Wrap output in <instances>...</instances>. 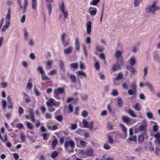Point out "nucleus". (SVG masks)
Masks as SVG:
<instances>
[{
	"label": "nucleus",
	"mask_w": 160,
	"mask_h": 160,
	"mask_svg": "<svg viewBox=\"0 0 160 160\" xmlns=\"http://www.w3.org/2000/svg\"><path fill=\"white\" fill-rule=\"evenodd\" d=\"M144 86H145L148 87V88L149 89L151 92L153 94H155V92L154 89L153 87L152 86V84L151 83L147 81L145 82L144 85L143 83L142 82L140 83L139 84V86L140 87H143Z\"/></svg>",
	"instance_id": "f257e3e1"
},
{
	"label": "nucleus",
	"mask_w": 160,
	"mask_h": 160,
	"mask_svg": "<svg viewBox=\"0 0 160 160\" xmlns=\"http://www.w3.org/2000/svg\"><path fill=\"white\" fill-rule=\"evenodd\" d=\"M24 127L23 124L21 123H18L16 125V127L20 129Z\"/></svg>",
	"instance_id": "6e6d98bb"
},
{
	"label": "nucleus",
	"mask_w": 160,
	"mask_h": 160,
	"mask_svg": "<svg viewBox=\"0 0 160 160\" xmlns=\"http://www.w3.org/2000/svg\"><path fill=\"white\" fill-rule=\"evenodd\" d=\"M87 32L88 34H90L91 30V22L90 21H88L87 23Z\"/></svg>",
	"instance_id": "ddd939ff"
},
{
	"label": "nucleus",
	"mask_w": 160,
	"mask_h": 160,
	"mask_svg": "<svg viewBox=\"0 0 160 160\" xmlns=\"http://www.w3.org/2000/svg\"><path fill=\"white\" fill-rule=\"evenodd\" d=\"M29 113L31 117L34 116L33 111L31 108L29 109Z\"/></svg>",
	"instance_id": "13d9d810"
},
{
	"label": "nucleus",
	"mask_w": 160,
	"mask_h": 160,
	"mask_svg": "<svg viewBox=\"0 0 160 160\" xmlns=\"http://www.w3.org/2000/svg\"><path fill=\"white\" fill-rule=\"evenodd\" d=\"M104 148L107 150H109L110 148V146L107 143L104 145Z\"/></svg>",
	"instance_id": "680f3d73"
},
{
	"label": "nucleus",
	"mask_w": 160,
	"mask_h": 160,
	"mask_svg": "<svg viewBox=\"0 0 160 160\" xmlns=\"http://www.w3.org/2000/svg\"><path fill=\"white\" fill-rule=\"evenodd\" d=\"M145 138L143 135H141L138 136V143H142L144 140Z\"/></svg>",
	"instance_id": "4be33fe9"
},
{
	"label": "nucleus",
	"mask_w": 160,
	"mask_h": 160,
	"mask_svg": "<svg viewBox=\"0 0 160 160\" xmlns=\"http://www.w3.org/2000/svg\"><path fill=\"white\" fill-rule=\"evenodd\" d=\"M59 67L60 69L63 72H65L66 71V69L65 66V64L63 61L62 60H60L59 62Z\"/></svg>",
	"instance_id": "1a4fd4ad"
},
{
	"label": "nucleus",
	"mask_w": 160,
	"mask_h": 160,
	"mask_svg": "<svg viewBox=\"0 0 160 160\" xmlns=\"http://www.w3.org/2000/svg\"><path fill=\"white\" fill-rule=\"evenodd\" d=\"M29 57L32 60H34L35 58V56L33 53H31L30 54Z\"/></svg>",
	"instance_id": "0e129e2a"
},
{
	"label": "nucleus",
	"mask_w": 160,
	"mask_h": 160,
	"mask_svg": "<svg viewBox=\"0 0 160 160\" xmlns=\"http://www.w3.org/2000/svg\"><path fill=\"white\" fill-rule=\"evenodd\" d=\"M20 138L22 142H25L26 138L25 135L23 132H22L20 133Z\"/></svg>",
	"instance_id": "c756f323"
},
{
	"label": "nucleus",
	"mask_w": 160,
	"mask_h": 160,
	"mask_svg": "<svg viewBox=\"0 0 160 160\" xmlns=\"http://www.w3.org/2000/svg\"><path fill=\"white\" fill-rule=\"evenodd\" d=\"M46 104L48 107H52L53 105L58 107L59 106L60 102H57L53 99L50 98L46 102Z\"/></svg>",
	"instance_id": "f03ea898"
},
{
	"label": "nucleus",
	"mask_w": 160,
	"mask_h": 160,
	"mask_svg": "<svg viewBox=\"0 0 160 160\" xmlns=\"http://www.w3.org/2000/svg\"><path fill=\"white\" fill-rule=\"evenodd\" d=\"M10 13L11 11H8V12L6 17V22H7V21H9V22L10 23Z\"/></svg>",
	"instance_id": "a878e982"
},
{
	"label": "nucleus",
	"mask_w": 160,
	"mask_h": 160,
	"mask_svg": "<svg viewBox=\"0 0 160 160\" xmlns=\"http://www.w3.org/2000/svg\"><path fill=\"white\" fill-rule=\"evenodd\" d=\"M88 115V112L87 111L84 110L82 113V116L83 117H86Z\"/></svg>",
	"instance_id": "338daca9"
},
{
	"label": "nucleus",
	"mask_w": 160,
	"mask_h": 160,
	"mask_svg": "<svg viewBox=\"0 0 160 160\" xmlns=\"http://www.w3.org/2000/svg\"><path fill=\"white\" fill-rule=\"evenodd\" d=\"M117 63L121 67L124 65L125 62L122 57L117 59Z\"/></svg>",
	"instance_id": "9b49d317"
},
{
	"label": "nucleus",
	"mask_w": 160,
	"mask_h": 160,
	"mask_svg": "<svg viewBox=\"0 0 160 160\" xmlns=\"http://www.w3.org/2000/svg\"><path fill=\"white\" fill-rule=\"evenodd\" d=\"M24 36V39L25 41H27L29 33L27 31L26 28H24L23 30Z\"/></svg>",
	"instance_id": "5701e85b"
},
{
	"label": "nucleus",
	"mask_w": 160,
	"mask_h": 160,
	"mask_svg": "<svg viewBox=\"0 0 160 160\" xmlns=\"http://www.w3.org/2000/svg\"><path fill=\"white\" fill-rule=\"evenodd\" d=\"M64 89L62 88H59L54 91V93H57L58 94L63 93L65 92Z\"/></svg>",
	"instance_id": "4468645a"
},
{
	"label": "nucleus",
	"mask_w": 160,
	"mask_h": 160,
	"mask_svg": "<svg viewBox=\"0 0 160 160\" xmlns=\"http://www.w3.org/2000/svg\"><path fill=\"white\" fill-rule=\"evenodd\" d=\"M52 62L51 61H48L47 62V67L46 69L47 70L50 69L52 68Z\"/></svg>",
	"instance_id": "2f4dec72"
},
{
	"label": "nucleus",
	"mask_w": 160,
	"mask_h": 160,
	"mask_svg": "<svg viewBox=\"0 0 160 160\" xmlns=\"http://www.w3.org/2000/svg\"><path fill=\"white\" fill-rule=\"evenodd\" d=\"M156 2H154L152 5H149L146 8V10H160V7L156 5Z\"/></svg>",
	"instance_id": "39448f33"
},
{
	"label": "nucleus",
	"mask_w": 160,
	"mask_h": 160,
	"mask_svg": "<svg viewBox=\"0 0 160 160\" xmlns=\"http://www.w3.org/2000/svg\"><path fill=\"white\" fill-rule=\"evenodd\" d=\"M136 60L134 57H132L130 58V64L131 66L134 65L136 63Z\"/></svg>",
	"instance_id": "cd10ccee"
},
{
	"label": "nucleus",
	"mask_w": 160,
	"mask_h": 160,
	"mask_svg": "<svg viewBox=\"0 0 160 160\" xmlns=\"http://www.w3.org/2000/svg\"><path fill=\"white\" fill-rule=\"evenodd\" d=\"M121 69V67L117 63L116 64H113L111 68L113 72H116Z\"/></svg>",
	"instance_id": "f8f14e48"
},
{
	"label": "nucleus",
	"mask_w": 160,
	"mask_h": 160,
	"mask_svg": "<svg viewBox=\"0 0 160 160\" xmlns=\"http://www.w3.org/2000/svg\"><path fill=\"white\" fill-rule=\"evenodd\" d=\"M37 70L38 72L42 75L44 73V72L42 68L41 67H39L38 68Z\"/></svg>",
	"instance_id": "79ce46f5"
},
{
	"label": "nucleus",
	"mask_w": 160,
	"mask_h": 160,
	"mask_svg": "<svg viewBox=\"0 0 160 160\" xmlns=\"http://www.w3.org/2000/svg\"><path fill=\"white\" fill-rule=\"evenodd\" d=\"M97 51L99 52H101L104 50V47L100 45H97L95 47Z\"/></svg>",
	"instance_id": "393cba45"
},
{
	"label": "nucleus",
	"mask_w": 160,
	"mask_h": 160,
	"mask_svg": "<svg viewBox=\"0 0 160 160\" xmlns=\"http://www.w3.org/2000/svg\"><path fill=\"white\" fill-rule=\"evenodd\" d=\"M32 7L33 9H35L36 8V0H32Z\"/></svg>",
	"instance_id": "bf43d9fd"
},
{
	"label": "nucleus",
	"mask_w": 160,
	"mask_h": 160,
	"mask_svg": "<svg viewBox=\"0 0 160 160\" xmlns=\"http://www.w3.org/2000/svg\"><path fill=\"white\" fill-rule=\"evenodd\" d=\"M62 13L65 19L67 18V16L68 15V13L67 11H62Z\"/></svg>",
	"instance_id": "de8ad7c7"
},
{
	"label": "nucleus",
	"mask_w": 160,
	"mask_h": 160,
	"mask_svg": "<svg viewBox=\"0 0 160 160\" xmlns=\"http://www.w3.org/2000/svg\"><path fill=\"white\" fill-rule=\"evenodd\" d=\"M86 67L84 64L82 62H80V68L81 69H84Z\"/></svg>",
	"instance_id": "e2e57ef3"
},
{
	"label": "nucleus",
	"mask_w": 160,
	"mask_h": 160,
	"mask_svg": "<svg viewBox=\"0 0 160 160\" xmlns=\"http://www.w3.org/2000/svg\"><path fill=\"white\" fill-rule=\"evenodd\" d=\"M59 8L61 10H65V6L63 2H62L61 4L60 3Z\"/></svg>",
	"instance_id": "5fc2aeb1"
},
{
	"label": "nucleus",
	"mask_w": 160,
	"mask_h": 160,
	"mask_svg": "<svg viewBox=\"0 0 160 160\" xmlns=\"http://www.w3.org/2000/svg\"><path fill=\"white\" fill-rule=\"evenodd\" d=\"M95 67L96 69L97 70H99L100 68V63L98 62H96L95 64Z\"/></svg>",
	"instance_id": "3c124183"
},
{
	"label": "nucleus",
	"mask_w": 160,
	"mask_h": 160,
	"mask_svg": "<svg viewBox=\"0 0 160 160\" xmlns=\"http://www.w3.org/2000/svg\"><path fill=\"white\" fill-rule=\"evenodd\" d=\"M32 84L30 82H28L27 85V88L29 89H31L32 87Z\"/></svg>",
	"instance_id": "09e8293b"
},
{
	"label": "nucleus",
	"mask_w": 160,
	"mask_h": 160,
	"mask_svg": "<svg viewBox=\"0 0 160 160\" xmlns=\"http://www.w3.org/2000/svg\"><path fill=\"white\" fill-rule=\"evenodd\" d=\"M70 78L71 79V81L73 83H75L76 81V78L75 75H71L70 76Z\"/></svg>",
	"instance_id": "e433bc0d"
},
{
	"label": "nucleus",
	"mask_w": 160,
	"mask_h": 160,
	"mask_svg": "<svg viewBox=\"0 0 160 160\" xmlns=\"http://www.w3.org/2000/svg\"><path fill=\"white\" fill-rule=\"evenodd\" d=\"M154 138L157 139H159L160 138V132H158L154 135Z\"/></svg>",
	"instance_id": "774afa93"
},
{
	"label": "nucleus",
	"mask_w": 160,
	"mask_h": 160,
	"mask_svg": "<svg viewBox=\"0 0 160 160\" xmlns=\"http://www.w3.org/2000/svg\"><path fill=\"white\" fill-rule=\"evenodd\" d=\"M73 49V47L72 46H70L64 50V53L66 55L70 54L72 52Z\"/></svg>",
	"instance_id": "6e6552de"
},
{
	"label": "nucleus",
	"mask_w": 160,
	"mask_h": 160,
	"mask_svg": "<svg viewBox=\"0 0 160 160\" xmlns=\"http://www.w3.org/2000/svg\"><path fill=\"white\" fill-rule=\"evenodd\" d=\"M127 112L133 118L137 117V115L134 113L133 111L131 109L128 110Z\"/></svg>",
	"instance_id": "aec40b11"
},
{
	"label": "nucleus",
	"mask_w": 160,
	"mask_h": 160,
	"mask_svg": "<svg viewBox=\"0 0 160 160\" xmlns=\"http://www.w3.org/2000/svg\"><path fill=\"white\" fill-rule=\"evenodd\" d=\"M112 95L113 96H116L118 95V92L116 89H114L112 92Z\"/></svg>",
	"instance_id": "8fccbe9b"
},
{
	"label": "nucleus",
	"mask_w": 160,
	"mask_h": 160,
	"mask_svg": "<svg viewBox=\"0 0 160 160\" xmlns=\"http://www.w3.org/2000/svg\"><path fill=\"white\" fill-rule=\"evenodd\" d=\"M82 123L83 126L86 128H89L90 130L92 129L93 128V122L91 121L88 123L87 121L85 119H83L82 120Z\"/></svg>",
	"instance_id": "7ed1b4c3"
},
{
	"label": "nucleus",
	"mask_w": 160,
	"mask_h": 160,
	"mask_svg": "<svg viewBox=\"0 0 160 160\" xmlns=\"http://www.w3.org/2000/svg\"><path fill=\"white\" fill-rule=\"evenodd\" d=\"M45 116L46 119L51 118L52 117V114L48 113H47L45 114Z\"/></svg>",
	"instance_id": "69168bd1"
},
{
	"label": "nucleus",
	"mask_w": 160,
	"mask_h": 160,
	"mask_svg": "<svg viewBox=\"0 0 160 160\" xmlns=\"http://www.w3.org/2000/svg\"><path fill=\"white\" fill-rule=\"evenodd\" d=\"M59 153L56 151H53L51 155V157L52 158H54L57 157Z\"/></svg>",
	"instance_id": "7c9ffc66"
},
{
	"label": "nucleus",
	"mask_w": 160,
	"mask_h": 160,
	"mask_svg": "<svg viewBox=\"0 0 160 160\" xmlns=\"http://www.w3.org/2000/svg\"><path fill=\"white\" fill-rule=\"evenodd\" d=\"M117 103L118 106L119 107H122L124 104V102L123 100L121 98L118 99L117 101Z\"/></svg>",
	"instance_id": "c85d7f7f"
},
{
	"label": "nucleus",
	"mask_w": 160,
	"mask_h": 160,
	"mask_svg": "<svg viewBox=\"0 0 160 160\" xmlns=\"http://www.w3.org/2000/svg\"><path fill=\"white\" fill-rule=\"evenodd\" d=\"M137 90H132L131 89H130L128 90V93L129 95H136V93H137Z\"/></svg>",
	"instance_id": "473e14b6"
},
{
	"label": "nucleus",
	"mask_w": 160,
	"mask_h": 160,
	"mask_svg": "<svg viewBox=\"0 0 160 160\" xmlns=\"http://www.w3.org/2000/svg\"><path fill=\"white\" fill-rule=\"evenodd\" d=\"M66 36L65 33H63L61 36V40L62 42L64 47H65L68 45L70 43V40L69 39L65 41V38Z\"/></svg>",
	"instance_id": "20e7f679"
},
{
	"label": "nucleus",
	"mask_w": 160,
	"mask_h": 160,
	"mask_svg": "<svg viewBox=\"0 0 160 160\" xmlns=\"http://www.w3.org/2000/svg\"><path fill=\"white\" fill-rule=\"evenodd\" d=\"M93 150L92 149H87L85 151V155L88 157H91L93 155Z\"/></svg>",
	"instance_id": "2eb2a0df"
},
{
	"label": "nucleus",
	"mask_w": 160,
	"mask_h": 160,
	"mask_svg": "<svg viewBox=\"0 0 160 160\" xmlns=\"http://www.w3.org/2000/svg\"><path fill=\"white\" fill-rule=\"evenodd\" d=\"M108 142L110 144H112L113 142L112 137L109 135H108Z\"/></svg>",
	"instance_id": "72a5a7b5"
},
{
	"label": "nucleus",
	"mask_w": 160,
	"mask_h": 160,
	"mask_svg": "<svg viewBox=\"0 0 160 160\" xmlns=\"http://www.w3.org/2000/svg\"><path fill=\"white\" fill-rule=\"evenodd\" d=\"M142 122L144 125H140L138 128V129L140 132H142L144 131L145 129L147 128L146 122L145 120H142Z\"/></svg>",
	"instance_id": "0eeeda50"
},
{
	"label": "nucleus",
	"mask_w": 160,
	"mask_h": 160,
	"mask_svg": "<svg viewBox=\"0 0 160 160\" xmlns=\"http://www.w3.org/2000/svg\"><path fill=\"white\" fill-rule=\"evenodd\" d=\"M122 54V53L121 51H117L114 54V56L116 59H118V58H122V57H121Z\"/></svg>",
	"instance_id": "a211bd4d"
},
{
	"label": "nucleus",
	"mask_w": 160,
	"mask_h": 160,
	"mask_svg": "<svg viewBox=\"0 0 160 160\" xmlns=\"http://www.w3.org/2000/svg\"><path fill=\"white\" fill-rule=\"evenodd\" d=\"M77 74L78 75L83 76L85 78L87 77V74L83 71H78L76 72Z\"/></svg>",
	"instance_id": "bb28decb"
},
{
	"label": "nucleus",
	"mask_w": 160,
	"mask_h": 160,
	"mask_svg": "<svg viewBox=\"0 0 160 160\" xmlns=\"http://www.w3.org/2000/svg\"><path fill=\"white\" fill-rule=\"evenodd\" d=\"M10 23L9 22V21L6 22L5 24L3 26L2 29V32H4L8 28V26L9 25Z\"/></svg>",
	"instance_id": "412c9836"
},
{
	"label": "nucleus",
	"mask_w": 160,
	"mask_h": 160,
	"mask_svg": "<svg viewBox=\"0 0 160 160\" xmlns=\"http://www.w3.org/2000/svg\"><path fill=\"white\" fill-rule=\"evenodd\" d=\"M123 74L122 72H119L118 74L117 77L114 79V80L118 81L123 78Z\"/></svg>",
	"instance_id": "b1692460"
},
{
	"label": "nucleus",
	"mask_w": 160,
	"mask_h": 160,
	"mask_svg": "<svg viewBox=\"0 0 160 160\" xmlns=\"http://www.w3.org/2000/svg\"><path fill=\"white\" fill-rule=\"evenodd\" d=\"M24 112V110L23 108L20 106H19L18 109V113L19 114V116L21 117L22 114Z\"/></svg>",
	"instance_id": "f704fd0d"
},
{
	"label": "nucleus",
	"mask_w": 160,
	"mask_h": 160,
	"mask_svg": "<svg viewBox=\"0 0 160 160\" xmlns=\"http://www.w3.org/2000/svg\"><path fill=\"white\" fill-rule=\"evenodd\" d=\"M153 130L154 132H156L158 130V127L157 125H154L153 127Z\"/></svg>",
	"instance_id": "052dcab7"
},
{
	"label": "nucleus",
	"mask_w": 160,
	"mask_h": 160,
	"mask_svg": "<svg viewBox=\"0 0 160 160\" xmlns=\"http://www.w3.org/2000/svg\"><path fill=\"white\" fill-rule=\"evenodd\" d=\"M100 0H93L90 2L91 5H97L100 1Z\"/></svg>",
	"instance_id": "49530a36"
},
{
	"label": "nucleus",
	"mask_w": 160,
	"mask_h": 160,
	"mask_svg": "<svg viewBox=\"0 0 160 160\" xmlns=\"http://www.w3.org/2000/svg\"><path fill=\"white\" fill-rule=\"evenodd\" d=\"M34 91L35 94L37 96H39L40 94V92H39L38 90L35 88V87L34 88Z\"/></svg>",
	"instance_id": "864d4df0"
},
{
	"label": "nucleus",
	"mask_w": 160,
	"mask_h": 160,
	"mask_svg": "<svg viewBox=\"0 0 160 160\" xmlns=\"http://www.w3.org/2000/svg\"><path fill=\"white\" fill-rule=\"evenodd\" d=\"M120 126L122 128V131L124 133L125 136L124 138L125 139L127 137V129L125 127V126L122 124H120Z\"/></svg>",
	"instance_id": "f3484780"
},
{
	"label": "nucleus",
	"mask_w": 160,
	"mask_h": 160,
	"mask_svg": "<svg viewBox=\"0 0 160 160\" xmlns=\"http://www.w3.org/2000/svg\"><path fill=\"white\" fill-rule=\"evenodd\" d=\"M58 142V141L57 139H54L52 141V147L54 149V148L55 147L56 145Z\"/></svg>",
	"instance_id": "c9c22d12"
},
{
	"label": "nucleus",
	"mask_w": 160,
	"mask_h": 160,
	"mask_svg": "<svg viewBox=\"0 0 160 160\" xmlns=\"http://www.w3.org/2000/svg\"><path fill=\"white\" fill-rule=\"evenodd\" d=\"M42 79L43 81H49L50 80V78L47 76H42Z\"/></svg>",
	"instance_id": "4d7b16f0"
},
{
	"label": "nucleus",
	"mask_w": 160,
	"mask_h": 160,
	"mask_svg": "<svg viewBox=\"0 0 160 160\" xmlns=\"http://www.w3.org/2000/svg\"><path fill=\"white\" fill-rule=\"evenodd\" d=\"M122 120L124 123L126 124H128L130 122L131 119L128 116H123L122 117Z\"/></svg>",
	"instance_id": "9d476101"
},
{
	"label": "nucleus",
	"mask_w": 160,
	"mask_h": 160,
	"mask_svg": "<svg viewBox=\"0 0 160 160\" xmlns=\"http://www.w3.org/2000/svg\"><path fill=\"white\" fill-rule=\"evenodd\" d=\"M134 108L137 111L140 110L141 109V107L140 104L138 103H136L135 105Z\"/></svg>",
	"instance_id": "37998d69"
},
{
	"label": "nucleus",
	"mask_w": 160,
	"mask_h": 160,
	"mask_svg": "<svg viewBox=\"0 0 160 160\" xmlns=\"http://www.w3.org/2000/svg\"><path fill=\"white\" fill-rule=\"evenodd\" d=\"M142 0H134V4L135 7L138 6Z\"/></svg>",
	"instance_id": "ea45409f"
},
{
	"label": "nucleus",
	"mask_w": 160,
	"mask_h": 160,
	"mask_svg": "<svg viewBox=\"0 0 160 160\" xmlns=\"http://www.w3.org/2000/svg\"><path fill=\"white\" fill-rule=\"evenodd\" d=\"M79 43L78 39L77 38L75 40V50L76 52H78L79 50Z\"/></svg>",
	"instance_id": "dca6fc26"
},
{
	"label": "nucleus",
	"mask_w": 160,
	"mask_h": 160,
	"mask_svg": "<svg viewBox=\"0 0 160 160\" xmlns=\"http://www.w3.org/2000/svg\"><path fill=\"white\" fill-rule=\"evenodd\" d=\"M70 66L73 68L76 69L78 67V64L77 63H72L70 65Z\"/></svg>",
	"instance_id": "a18cd8bd"
},
{
	"label": "nucleus",
	"mask_w": 160,
	"mask_h": 160,
	"mask_svg": "<svg viewBox=\"0 0 160 160\" xmlns=\"http://www.w3.org/2000/svg\"><path fill=\"white\" fill-rule=\"evenodd\" d=\"M55 118L58 121L61 122L63 119V117L61 115H59L55 117Z\"/></svg>",
	"instance_id": "58836bf2"
},
{
	"label": "nucleus",
	"mask_w": 160,
	"mask_h": 160,
	"mask_svg": "<svg viewBox=\"0 0 160 160\" xmlns=\"http://www.w3.org/2000/svg\"><path fill=\"white\" fill-rule=\"evenodd\" d=\"M69 145L71 147L74 148L75 147V143L72 140L70 141H66L64 144V147L65 149H66Z\"/></svg>",
	"instance_id": "423d86ee"
},
{
	"label": "nucleus",
	"mask_w": 160,
	"mask_h": 160,
	"mask_svg": "<svg viewBox=\"0 0 160 160\" xmlns=\"http://www.w3.org/2000/svg\"><path fill=\"white\" fill-rule=\"evenodd\" d=\"M26 122H27V128L30 129H32L33 128V124L31 122H28L27 121H26Z\"/></svg>",
	"instance_id": "4c0bfd02"
},
{
	"label": "nucleus",
	"mask_w": 160,
	"mask_h": 160,
	"mask_svg": "<svg viewBox=\"0 0 160 160\" xmlns=\"http://www.w3.org/2000/svg\"><path fill=\"white\" fill-rule=\"evenodd\" d=\"M137 137L136 135H134L132 137H129L127 140V141L128 143H130L129 141L137 142Z\"/></svg>",
	"instance_id": "6ab92c4d"
},
{
	"label": "nucleus",
	"mask_w": 160,
	"mask_h": 160,
	"mask_svg": "<svg viewBox=\"0 0 160 160\" xmlns=\"http://www.w3.org/2000/svg\"><path fill=\"white\" fill-rule=\"evenodd\" d=\"M131 88L133 90H137V86L134 82H132L130 86Z\"/></svg>",
	"instance_id": "c03bdc74"
},
{
	"label": "nucleus",
	"mask_w": 160,
	"mask_h": 160,
	"mask_svg": "<svg viewBox=\"0 0 160 160\" xmlns=\"http://www.w3.org/2000/svg\"><path fill=\"white\" fill-rule=\"evenodd\" d=\"M148 68L147 67H145L143 69L144 75L143 76V78H145L147 76L148 72Z\"/></svg>",
	"instance_id": "a19ab883"
},
{
	"label": "nucleus",
	"mask_w": 160,
	"mask_h": 160,
	"mask_svg": "<svg viewBox=\"0 0 160 160\" xmlns=\"http://www.w3.org/2000/svg\"><path fill=\"white\" fill-rule=\"evenodd\" d=\"M146 115L149 118L151 119L153 117V113L151 112H148L146 113Z\"/></svg>",
	"instance_id": "603ef678"
}]
</instances>
